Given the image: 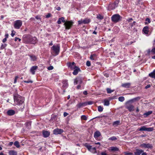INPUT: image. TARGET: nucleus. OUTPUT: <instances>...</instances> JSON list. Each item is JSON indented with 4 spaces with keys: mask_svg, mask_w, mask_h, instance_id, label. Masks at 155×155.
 I'll return each mask as SVG.
<instances>
[{
    "mask_svg": "<svg viewBox=\"0 0 155 155\" xmlns=\"http://www.w3.org/2000/svg\"><path fill=\"white\" fill-rule=\"evenodd\" d=\"M14 99L16 105H20L24 102V98L17 94L14 95Z\"/></svg>",
    "mask_w": 155,
    "mask_h": 155,
    "instance_id": "nucleus-1",
    "label": "nucleus"
},
{
    "mask_svg": "<svg viewBox=\"0 0 155 155\" xmlns=\"http://www.w3.org/2000/svg\"><path fill=\"white\" fill-rule=\"evenodd\" d=\"M60 47L59 45H54L51 47V53H53L55 55L58 54L60 51Z\"/></svg>",
    "mask_w": 155,
    "mask_h": 155,
    "instance_id": "nucleus-2",
    "label": "nucleus"
},
{
    "mask_svg": "<svg viewBox=\"0 0 155 155\" xmlns=\"http://www.w3.org/2000/svg\"><path fill=\"white\" fill-rule=\"evenodd\" d=\"M31 38V36L29 35H24L22 37L23 41L25 43H29Z\"/></svg>",
    "mask_w": 155,
    "mask_h": 155,
    "instance_id": "nucleus-3",
    "label": "nucleus"
},
{
    "mask_svg": "<svg viewBox=\"0 0 155 155\" xmlns=\"http://www.w3.org/2000/svg\"><path fill=\"white\" fill-rule=\"evenodd\" d=\"M121 18L119 14H117L113 15L111 17V19L112 21L116 23L120 21Z\"/></svg>",
    "mask_w": 155,
    "mask_h": 155,
    "instance_id": "nucleus-4",
    "label": "nucleus"
},
{
    "mask_svg": "<svg viewBox=\"0 0 155 155\" xmlns=\"http://www.w3.org/2000/svg\"><path fill=\"white\" fill-rule=\"evenodd\" d=\"M84 147H86L90 152L94 153H96V147H92V146L89 145L87 143L84 144Z\"/></svg>",
    "mask_w": 155,
    "mask_h": 155,
    "instance_id": "nucleus-5",
    "label": "nucleus"
},
{
    "mask_svg": "<svg viewBox=\"0 0 155 155\" xmlns=\"http://www.w3.org/2000/svg\"><path fill=\"white\" fill-rule=\"evenodd\" d=\"M22 21L21 20H16L14 22V27L15 29H19L22 26Z\"/></svg>",
    "mask_w": 155,
    "mask_h": 155,
    "instance_id": "nucleus-6",
    "label": "nucleus"
},
{
    "mask_svg": "<svg viewBox=\"0 0 155 155\" xmlns=\"http://www.w3.org/2000/svg\"><path fill=\"white\" fill-rule=\"evenodd\" d=\"M126 108L130 112L133 111L134 110V106L132 104L127 102L126 105Z\"/></svg>",
    "mask_w": 155,
    "mask_h": 155,
    "instance_id": "nucleus-7",
    "label": "nucleus"
},
{
    "mask_svg": "<svg viewBox=\"0 0 155 155\" xmlns=\"http://www.w3.org/2000/svg\"><path fill=\"white\" fill-rule=\"evenodd\" d=\"M73 24V22L71 21H66L64 24L66 29H69L72 26Z\"/></svg>",
    "mask_w": 155,
    "mask_h": 155,
    "instance_id": "nucleus-8",
    "label": "nucleus"
},
{
    "mask_svg": "<svg viewBox=\"0 0 155 155\" xmlns=\"http://www.w3.org/2000/svg\"><path fill=\"white\" fill-rule=\"evenodd\" d=\"M140 147L141 148H152V146L151 144L150 143H143L140 144Z\"/></svg>",
    "mask_w": 155,
    "mask_h": 155,
    "instance_id": "nucleus-9",
    "label": "nucleus"
},
{
    "mask_svg": "<svg viewBox=\"0 0 155 155\" xmlns=\"http://www.w3.org/2000/svg\"><path fill=\"white\" fill-rule=\"evenodd\" d=\"M67 65L68 68L71 70H73L76 67L74 62H72V63L70 62H68Z\"/></svg>",
    "mask_w": 155,
    "mask_h": 155,
    "instance_id": "nucleus-10",
    "label": "nucleus"
},
{
    "mask_svg": "<svg viewBox=\"0 0 155 155\" xmlns=\"http://www.w3.org/2000/svg\"><path fill=\"white\" fill-rule=\"evenodd\" d=\"M63 130L61 129H55L53 130V133L54 134H60L63 132Z\"/></svg>",
    "mask_w": 155,
    "mask_h": 155,
    "instance_id": "nucleus-11",
    "label": "nucleus"
},
{
    "mask_svg": "<svg viewBox=\"0 0 155 155\" xmlns=\"http://www.w3.org/2000/svg\"><path fill=\"white\" fill-rule=\"evenodd\" d=\"M108 150L110 152L119 151V150L118 148L116 147H111L108 148Z\"/></svg>",
    "mask_w": 155,
    "mask_h": 155,
    "instance_id": "nucleus-12",
    "label": "nucleus"
},
{
    "mask_svg": "<svg viewBox=\"0 0 155 155\" xmlns=\"http://www.w3.org/2000/svg\"><path fill=\"white\" fill-rule=\"evenodd\" d=\"M131 85V83H126L122 84L121 85V86L122 87L127 88H130Z\"/></svg>",
    "mask_w": 155,
    "mask_h": 155,
    "instance_id": "nucleus-13",
    "label": "nucleus"
},
{
    "mask_svg": "<svg viewBox=\"0 0 155 155\" xmlns=\"http://www.w3.org/2000/svg\"><path fill=\"white\" fill-rule=\"evenodd\" d=\"M82 83V80L81 78H78L74 80V84H81Z\"/></svg>",
    "mask_w": 155,
    "mask_h": 155,
    "instance_id": "nucleus-14",
    "label": "nucleus"
},
{
    "mask_svg": "<svg viewBox=\"0 0 155 155\" xmlns=\"http://www.w3.org/2000/svg\"><path fill=\"white\" fill-rule=\"evenodd\" d=\"M42 134L43 137L46 138L48 137L49 136L50 132L48 131L43 130Z\"/></svg>",
    "mask_w": 155,
    "mask_h": 155,
    "instance_id": "nucleus-15",
    "label": "nucleus"
},
{
    "mask_svg": "<svg viewBox=\"0 0 155 155\" xmlns=\"http://www.w3.org/2000/svg\"><path fill=\"white\" fill-rule=\"evenodd\" d=\"M74 71L73 72V74L74 75H76L78 74L79 71H80V69L79 68L76 66L75 68L74 69Z\"/></svg>",
    "mask_w": 155,
    "mask_h": 155,
    "instance_id": "nucleus-16",
    "label": "nucleus"
},
{
    "mask_svg": "<svg viewBox=\"0 0 155 155\" xmlns=\"http://www.w3.org/2000/svg\"><path fill=\"white\" fill-rule=\"evenodd\" d=\"M37 66H33L31 67L30 71L32 74H35V71L37 69Z\"/></svg>",
    "mask_w": 155,
    "mask_h": 155,
    "instance_id": "nucleus-17",
    "label": "nucleus"
},
{
    "mask_svg": "<svg viewBox=\"0 0 155 155\" xmlns=\"http://www.w3.org/2000/svg\"><path fill=\"white\" fill-rule=\"evenodd\" d=\"M101 135L100 132L98 130L96 131L94 134V137L95 138H97Z\"/></svg>",
    "mask_w": 155,
    "mask_h": 155,
    "instance_id": "nucleus-18",
    "label": "nucleus"
},
{
    "mask_svg": "<svg viewBox=\"0 0 155 155\" xmlns=\"http://www.w3.org/2000/svg\"><path fill=\"white\" fill-rule=\"evenodd\" d=\"M149 76L151 78L155 79V69L149 74Z\"/></svg>",
    "mask_w": 155,
    "mask_h": 155,
    "instance_id": "nucleus-19",
    "label": "nucleus"
},
{
    "mask_svg": "<svg viewBox=\"0 0 155 155\" xmlns=\"http://www.w3.org/2000/svg\"><path fill=\"white\" fill-rule=\"evenodd\" d=\"M37 39L36 37H33L31 36V40L30 41V43L33 44L36 43L37 42Z\"/></svg>",
    "mask_w": 155,
    "mask_h": 155,
    "instance_id": "nucleus-20",
    "label": "nucleus"
},
{
    "mask_svg": "<svg viewBox=\"0 0 155 155\" xmlns=\"http://www.w3.org/2000/svg\"><path fill=\"white\" fill-rule=\"evenodd\" d=\"M97 57L96 54H93L91 55L90 58L92 60H96L97 59Z\"/></svg>",
    "mask_w": 155,
    "mask_h": 155,
    "instance_id": "nucleus-21",
    "label": "nucleus"
},
{
    "mask_svg": "<svg viewBox=\"0 0 155 155\" xmlns=\"http://www.w3.org/2000/svg\"><path fill=\"white\" fill-rule=\"evenodd\" d=\"M15 111L12 110H9L7 112V114L10 116L13 115L15 114Z\"/></svg>",
    "mask_w": 155,
    "mask_h": 155,
    "instance_id": "nucleus-22",
    "label": "nucleus"
},
{
    "mask_svg": "<svg viewBox=\"0 0 155 155\" xmlns=\"http://www.w3.org/2000/svg\"><path fill=\"white\" fill-rule=\"evenodd\" d=\"M143 152V151L142 150H137L134 153V155H140Z\"/></svg>",
    "mask_w": 155,
    "mask_h": 155,
    "instance_id": "nucleus-23",
    "label": "nucleus"
},
{
    "mask_svg": "<svg viewBox=\"0 0 155 155\" xmlns=\"http://www.w3.org/2000/svg\"><path fill=\"white\" fill-rule=\"evenodd\" d=\"M143 31L145 34H148L149 31V28L147 26L144 27L143 29Z\"/></svg>",
    "mask_w": 155,
    "mask_h": 155,
    "instance_id": "nucleus-24",
    "label": "nucleus"
},
{
    "mask_svg": "<svg viewBox=\"0 0 155 155\" xmlns=\"http://www.w3.org/2000/svg\"><path fill=\"white\" fill-rule=\"evenodd\" d=\"M29 56L31 58V61H35L37 60V58L35 56L33 55H29Z\"/></svg>",
    "mask_w": 155,
    "mask_h": 155,
    "instance_id": "nucleus-25",
    "label": "nucleus"
},
{
    "mask_svg": "<svg viewBox=\"0 0 155 155\" xmlns=\"http://www.w3.org/2000/svg\"><path fill=\"white\" fill-rule=\"evenodd\" d=\"M140 99V98L139 97H137L129 100L127 102H129V103H133L134 102L136 101L137 100H139Z\"/></svg>",
    "mask_w": 155,
    "mask_h": 155,
    "instance_id": "nucleus-26",
    "label": "nucleus"
},
{
    "mask_svg": "<svg viewBox=\"0 0 155 155\" xmlns=\"http://www.w3.org/2000/svg\"><path fill=\"white\" fill-rule=\"evenodd\" d=\"M9 155H17V152L15 150H10L8 152Z\"/></svg>",
    "mask_w": 155,
    "mask_h": 155,
    "instance_id": "nucleus-27",
    "label": "nucleus"
},
{
    "mask_svg": "<svg viewBox=\"0 0 155 155\" xmlns=\"http://www.w3.org/2000/svg\"><path fill=\"white\" fill-rule=\"evenodd\" d=\"M86 103H80L78 104L77 105V106H76L78 108H80V107H81L83 106H86Z\"/></svg>",
    "mask_w": 155,
    "mask_h": 155,
    "instance_id": "nucleus-28",
    "label": "nucleus"
},
{
    "mask_svg": "<svg viewBox=\"0 0 155 155\" xmlns=\"http://www.w3.org/2000/svg\"><path fill=\"white\" fill-rule=\"evenodd\" d=\"M63 85L62 87L64 88H66L68 86L67 81H64L63 82Z\"/></svg>",
    "mask_w": 155,
    "mask_h": 155,
    "instance_id": "nucleus-29",
    "label": "nucleus"
},
{
    "mask_svg": "<svg viewBox=\"0 0 155 155\" xmlns=\"http://www.w3.org/2000/svg\"><path fill=\"white\" fill-rule=\"evenodd\" d=\"M120 123V121L119 120H117L114 122L113 123V126L114 127H117L119 124Z\"/></svg>",
    "mask_w": 155,
    "mask_h": 155,
    "instance_id": "nucleus-30",
    "label": "nucleus"
},
{
    "mask_svg": "<svg viewBox=\"0 0 155 155\" xmlns=\"http://www.w3.org/2000/svg\"><path fill=\"white\" fill-rule=\"evenodd\" d=\"M147 127L146 126H142L139 129V130L140 131H146Z\"/></svg>",
    "mask_w": 155,
    "mask_h": 155,
    "instance_id": "nucleus-31",
    "label": "nucleus"
},
{
    "mask_svg": "<svg viewBox=\"0 0 155 155\" xmlns=\"http://www.w3.org/2000/svg\"><path fill=\"white\" fill-rule=\"evenodd\" d=\"M152 113V111H149L145 113L144 114V115L145 116V117H147L150 114H151Z\"/></svg>",
    "mask_w": 155,
    "mask_h": 155,
    "instance_id": "nucleus-32",
    "label": "nucleus"
},
{
    "mask_svg": "<svg viewBox=\"0 0 155 155\" xmlns=\"http://www.w3.org/2000/svg\"><path fill=\"white\" fill-rule=\"evenodd\" d=\"M90 22V19H89L85 18L83 20V24H86L89 23Z\"/></svg>",
    "mask_w": 155,
    "mask_h": 155,
    "instance_id": "nucleus-33",
    "label": "nucleus"
},
{
    "mask_svg": "<svg viewBox=\"0 0 155 155\" xmlns=\"http://www.w3.org/2000/svg\"><path fill=\"white\" fill-rule=\"evenodd\" d=\"M109 102L108 100H104V105L105 106H108L109 105Z\"/></svg>",
    "mask_w": 155,
    "mask_h": 155,
    "instance_id": "nucleus-34",
    "label": "nucleus"
},
{
    "mask_svg": "<svg viewBox=\"0 0 155 155\" xmlns=\"http://www.w3.org/2000/svg\"><path fill=\"white\" fill-rule=\"evenodd\" d=\"M154 130V128L153 127L147 128L146 129V131L150 132L153 131Z\"/></svg>",
    "mask_w": 155,
    "mask_h": 155,
    "instance_id": "nucleus-35",
    "label": "nucleus"
},
{
    "mask_svg": "<svg viewBox=\"0 0 155 155\" xmlns=\"http://www.w3.org/2000/svg\"><path fill=\"white\" fill-rule=\"evenodd\" d=\"M14 145L17 148H18L20 147L19 142L18 141H15L14 143Z\"/></svg>",
    "mask_w": 155,
    "mask_h": 155,
    "instance_id": "nucleus-36",
    "label": "nucleus"
},
{
    "mask_svg": "<svg viewBox=\"0 0 155 155\" xmlns=\"http://www.w3.org/2000/svg\"><path fill=\"white\" fill-rule=\"evenodd\" d=\"M97 18L101 20L103 19L104 17L103 16L101 15L100 14H98L97 15Z\"/></svg>",
    "mask_w": 155,
    "mask_h": 155,
    "instance_id": "nucleus-37",
    "label": "nucleus"
},
{
    "mask_svg": "<svg viewBox=\"0 0 155 155\" xmlns=\"http://www.w3.org/2000/svg\"><path fill=\"white\" fill-rule=\"evenodd\" d=\"M145 21H146V22H145V25H148V24L150 23L151 21L150 19L148 18H147L146 19Z\"/></svg>",
    "mask_w": 155,
    "mask_h": 155,
    "instance_id": "nucleus-38",
    "label": "nucleus"
},
{
    "mask_svg": "<svg viewBox=\"0 0 155 155\" xmlns=\"http://www.w3.org/2000/svg\"><path fill=\"white\" fill-rule=\"evenodd\" d=\"M103 108L101 106H99L98 107V111L101 112L103 111Z\"/></svg>",
    "mask_w": 155,
    "mask_h": 155,
    "instance_id": "nucleus-39",
    "label": "nucleus"
},
{
    "mask_svg": "<svg viewBox=\"0 0 155 155\" xmlns=\"http://www.w3.org/2000/svg\"><path fill=\"white\" fill-rule=\"evenodd\" d=\"M118 100L120 102H123L124 100V98L123 97H120L118 98Z\"/></svg>",
    "mask_w": 155,
    "mask_h": 155,
    "instance_id": "nucleus-40",
    "label": "nucleus"
},
{
    "mask_svg": "<svg viewBox=\"0 0 155 155\" xmlns=\"http://www.w3.org/2000/svg\"><path fill=\"white\" fill-rule=\"evenodd\" d=\"M117 138L115 136H113L111 137H110L109 138V140H117Z\"/></svg>",
    "mask_w": 155,
    "mask_h": 155,
    "instance_id": "nucleus-41",
    "label": "nucleus"
},
{
    "mask_svg": "<svg viewBox=\"0 0 155 155\" xmlns=\"http://www.w3.org/2000/svg\"><path fill=\"white\" fill-rule=\"evenodd\" d=\"M107 91L108 93H110L114 91V90H112L109 88L107 89Z\"/></svg>",
    "mask_w": 155,
    "mask_h": 155,
    "instance_id": "nucleus-42",
    "label": "nucleus"
},
{
    "mask_svg": "<svg viewBox=\"0 0 155 155\" xmlns=\"http://www.w3.org/2000/svg\"><path fill=\"white\" fill-rule=\"evenodd\" d=\"M81 118L82 120H87V117L86 116L84 115L81 116Z\"/></svg>",
    "mask_w": 155,
    "mask_h": 155,
    "instance_id": "nucleus-43",
    "label": "nucleus"
},
{
    "mask_svg": "<svg viewBox=\"0 0 155 155\" xmlns=\"http://www.w3.org/2000/svg\"><path fill=\"white\" fill-rule=\"evenodd\" d=\"M86 104V105H91L93 103V102L92 101H89L87 102L86 103H85Z\"/></svg>",
    "mask_w": 155,
    "mask_h": 155,
    "instance_id": "nucleus-44",
    "label": "nucleus"
},
{
    "mask_svg": "<svg viewBox=\"0 0 155 155\" xmlns=\"http://www.w3.org/2000/svg\"><path fill=\"white\" fill-rule=\"evenodd\" d=\"M124 154L125 155H133V153H132L125 152Z\"/></svg>",
    "mask_w": 155,
    "mask_h": 155,
    "instance_id": "nucleus-45",
    "label": "nucleus"
},
{
    "mask_svg": "<svg viewBox=\"0 0 155 155\" xmlns=\"http://www.w3.org/2000/svg\"><path fill=\"white\" fill-rule=\"evenodd\" d=\"M26 125L27 127H28V128H29V127L31 125V122H28L26 123Z\"/></svg>",
    "mask_w": 155,
    "mask_h": 155,
    "instance_id": "nucleus-46",
    "label": "nucleus"
},
{
    "mask_svg": "<svg viewBox=\"0 0 155 155\" xmlns=\"http://www.w3.org/2000/svg\"><path fill=\"white\" fill-rule=\"evenodd\" d=\"M78 24H79V25H81L82 24H83V20H82V19H81V20L78 21Z\"/></svg>",
    "mask_w": 155,
    "mask_h": 155,
    "instance_id": "nucleus-47",
    "label": "nucleus"
},
{
    "mask_svg": "<svg viewBox=\"0 0 155 155\" xmlns=\"http://www.w3.org/2000/svg\"><path fill=\"white\" fill-rule=\"evenodd\" d=\"M6 46V45L5 44H3L2 45L1 48L2 49H3L4 48H5Z\"/></svg>",
    "mask_w": 155,
    "mask_h": 155,
    "instance_id": "nucleus-48",
    "label": "nucleus"
},
{
    "mask_svg": "<svg viewBox=\"0 0 155 155\" xmlns=\"http://www.w3.org/2000/svg\"><path fill=\"white\" fill-rule=\"evenodd\" d=\"M53 69V66H51L48 67V69L49 70H52Z\"/></svg>",
    "mask_w": 155,
    "mask_h": 155,
    "instance_id": "nucleus-49",
    "label": "nucleus"
},
{
    "mask_svg": "<svg viewBox=\"0 0 155 155\" xmlns=\"http://www.w3.org/2000/svg\"><path fill=\"white\" fill-rule=\"evenodd\" d=\"M86 65L87 66H90L91 65V62L90 61H87V62H86Z\"/></svg>",
    "mask_w": 155,
    "mask_h": 155,
    "instance_id": "nucleus-50",
    "label": "nucleus"
},
{
    "mask_svg": "<svg viewBox=\"0 0 155 155\" xmlns=\"http://www.w3.org/2000/svg\"><path fill=\"white\" fill-rule=\"evenodd\" d=\"M15 41H17V40H18L19 41H20L21 40L20 38H18L16 37L15 38Z\"/></svg>",
    "mask_w": 155,
    "mask_h": 155,
    "instance_id": "nucleus-51",
    "label": "nucleus"
},
{
    "mask_svg": "<svg viewBox=\"0 0 155 155\" xmlns=\"http://www.w3.org/2000/svg\"><path fill=\"white\" fill-rule=\"evenodd\" d=\"M18 78V76H16L15 77V79L14 81V83L15 84L17 82V79Z\"/></svg>",
    "mask_w": 155,
    "mask_h": 155,
    "instance_id": "nucleus-52",
    "label": "nucleus"
},
{
    "mask_svg": "<svg viewBox=\"0 0 155 155\" xmlns=\"http://www.w3.org/2000/svg\"><path fill=\"white\" fill-rule=\"evenodd\" d=\"M60 19H61V21L63 22H65V21L64 18V17H61L60 18Z\"/></svg>",
    "mask_w": 155,
    "mask_h": 155,
    "instance_id": "nucleus-53",
    "label": "nucleus"
},
{
    "mask_svg": "<svg viewBox=\"0 0 155 155\" xmlns=\"http://www.w3.org/2000/svg\"><path fill=\"white\" fill-rule=\"evenodd\" d=\"M61 19H60V18L58 19V21H57V23L58 24H61Z\"/></svg>",
    "mask_w": 155,
    "mask_h": 155,
    "instance_id": "nucleus-54",
    "label": "nucleus"
},
{
    "mask_svg": "<svg viewBox=\"0 0 155 155\" xmlns=\"http://www.w3.org/2000/svg\"><path fill=\"white\" fill-rule=\"evenodd\" d=\"M151 86L150 84H148L145 87V88L146 89H147L148 88H150Z\"/></svg>",
    "mask_w": 155,
    "mask_h": 155,
    "instance_id": "nucleus-55",
    "label": "nucleus"
},
{
    "mask_svg": "<svg viewBox=\"0 0 155 155\" xmlns=\"http://www.w3.org/2000/svg\"><path fill=\"white\" fill-rule=\"evenodd\" d=\"M151 52L153 53V54H155V48H153L152 49Z\"/></svg>",
    "mask_w": 155,
    "mask_h": 155,
    "instance_id": "nucleus-56",
    "label": "nucleus"
},
{
    "mask_svg": "<svg viewBox=\"0 0 155 155\" xmlns=\"http://www.w3.org/2000/svg\"><path fill=\"white\" fill-rule=\"evenodd\" d=\"M24 82L25 83H32L33 82V81H31V80H29V81H24Z\"/></svg>",
    "mask_w": 155,
    "mask_h": 155,
    "instance_id": "nucleus-57",
    "label": "nucleus"
},
{
    "mask_svg": "<svg viewBox=\"0 0 155 155\" xmlns=\"http://www.w3.org/2000/svg\"><path fill=\"white\" fill-rule=\"evenodd\" d=\"M133 19L132 18H128L127 20V21L129 22L131 21Z\"/></svg>",
    "mask_w": 155,
    "mask_h": 155,
    "instance_id": "nucleus-58",
    "label": "nucleus"
},
{
    "mask_svg": "<svg viewBox=\"0 0 155 155\" xmlns=\"http://www.w3.org/2000/svg\"><path fill=\"white\" fill-rule=\"evenodd\" d=\"M51 14L48 13V14L47 15H46V18H48L50 17L51 16Z\"/></svg>",
    "mask_w": 155,
    "mask_h": 155,
    "instance_id": "nucleus-59",
    "label": "nucleus"
},
{
    "mask_svg": "<svg viewBox=\"0 0 155 155\" xmlns=\"http://www.w3.org/2000/svg\"><path fill=\"white\" fill-rule=\"evenodd\" d=\"M115 29L117 30V31H116L117 32H118L119 31V29L117 27H115L114 28Z\"/></svg>",
    "mask_w": 155,
    "mask_h": 155,
    "instance_id": "nucleus-60",
    "label": "nucleus"
},
{
    "mask_svg": "<svg viewBox=\"0 0 155 155\" xmlns=\"http://www.w3.org/2000/svg\"><path fill=\"white\" fill-rule=\"evenodd\" d=\"M63 115H64V117H65L67 116L68 115V114L66 112H65L64 113Z\"/></svg>",
    "mask_w": 155,
    "mask_h": 155,
    "instance_id": "nucleus-61",
    "label": "nucleus"
},
{
    "mask_svg": "<svg viewBox=\"0 0 155 155\" xmlns=\"http://www.w3.org/2000/svg\"><path fill=\"white\" fill-rule=\"evenodd\" d=\"M83 93L85 95H86L87 94V91H84L83 92Z\"/></svg>",
    "mask_w": 155,
    "mask_h": 155,
    "instance_id": "nucleus-62",
    "label": "nucleus"
},
{
    "mask_svg": "<svg viewBox=\"0 0 155 155\" xmlns=\"http://www.w3.org/2000/svg\"><path fill=\"white\" fill-rule=\"evenodd\" d=\"M7 40V38H4V39H3L2 40V42H3V43H5V42Z\"/></svg>",
    "mask_w": 155,
    "mask_h": 155,
    "instance_id": "nucleus-63",
    "label": "nucleus"
},
{
    "mask_svg": "<svg viewBox=\"0 0 155 155\" xmlns=\"http://www.w3.org/2000/svg\"><path fill=\"white\" fill-rule=\"evenodd\" d=\"M35 18L38 20L41 19L40 17L39 16H36Z\"/></svg>",
    "mask_w": 155,
    "mask_h": 155,
    "instance_id": "nucleus-64",
    "label": "nucleus"
}]
</instances>
